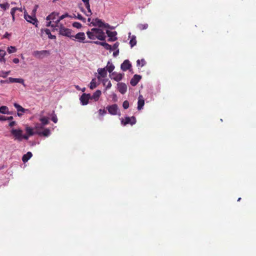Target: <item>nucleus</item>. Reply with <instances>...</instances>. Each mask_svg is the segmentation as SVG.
Listing matches in <instances>:
<instances>
[{
  "instance_id": "nucleus-1",
  "label": "nucleus",
  "mask_w": 256,
  "mask_h": 256,
  "mask_svg": "<svg viewBox=\"0 0 256 256\" xmlns=\"http://www.w3.org/2000/svg\"><path fill=\"white\" fill-rule=\"evenodd\" d=\"M86 34L90 39L93 40L98 38L100 40H104L106 38L102 30L97 28H92L90 30H88Z\"/></svg>"
},
{
  "instance_id": "nucleus-2",
  "label": "nucleus",
  "mask_w": 256,
  "mask_h": 256,
  "mask_svg": "<svg viewBox=\"0 0 256 256\" xmlns=\"http://www.w3.org/2000/svg\"><path fill=\"white\" fill-rule=\"evenodd\" d=\"M10 134L14 140L22 142L23 139L28 140L27 136L24 135L23 131L20 128H12L10 130Z\"/></svg>"
},
{
  "instance_id": "nucleus-3",
  "label": "nucleus",
  "mask_w": 256,
  "mask_h": 256,
  "mask_svg": "<svg viewBox=\"0 0 256 256\" xmlns=\"http://www.w3.org/2000/svg\"><path fill=\"white\" fill-rule=\"evenodd\" d=\"M58 13L54 12L46 17V20H50L52 22L51 27L56 28L59 26L60 22L56 20V19L58 18Z\"/></svg>"
},
{
  "instance_id": "nucleus-4",
  "label": "nucleus",
  "mask_w": 256,
  "mask_h": 256,
  "mask_svg": "<svg viewBox=\"0 0 256 256\" xmlns=\"http://www.w3.org/2000/svg\"><path fill=\"white\" fill-rule=\"evenodd\" d=\"M50 54L49 50H35L33 52L32 55L34 57L38 59H42L44 57L50 56Z\"/></svg>"
},
{
  "instance_id": "nucleus-5",
  "label": "nucleus",
  "mask_w": 256,
  "mask_h": 256,
  "mask_svg": "<svg viewBox=\"0 0 256 256\" xmlns=\"http://www.w3.org/2000/svg\"><path fill=\"white\" fill-rule=\"evenodd\" d=\"M59 33L60 34L66 36L69 38H72V36H73L72 35V30L65 28L62 24H60L59 26Z\"/></svg>"
},
{
  "instance_id": "nucleus-6",
  "label": "nucleus",
  "mask_w": 256,
  "mask_h": 256,
  "mask_svg": "<svg viewBox=\"0 0 256 256\" xmlns=\"http://www.w3.org/2000/svg\"><path fill=\"white\" fill-rule=\"evenodd\" d=\"M122 124L126 126L128 124L133 125L136 123V119L134 116L128 117L126 116L124 119H122L121 120Z\"/></svg>"
},
{
  "instance_id": "nucleus-7",
  "label": "nucleus",
  "mask_w": 256,
  "mask_h": 256,
  "mask_svg": "<svg viewBox=\"0 0 256 256\" xmlns=\"http://www.w3.org/2000/svg\"><path fill=\"white\" fill-rule=\"evenodd\" d=\"M14 106L17 110V112H18L17 115L18 116H21L25 112H26V111L28 110V109L24 108L21 106H20L19 104H18L17 103H14Z\"/></svg>"
},
{
  "instance_id": "nucleus-8",
  "label": "nucleus",
  "mask_w": 256,
  "mask_h": 256,
  "mask_svg": "<svg viewBox=\"0 0 256 256\" xmlns=\"http://www.w3.org/2000/svg\"><path fill=\"white\" fill-rule=\"evenodd\" d=\"M24 18L27 22L37 26L38 21L35 16H32L28 14H24Z\"/></svg>"
},
{
  "instance_id": "nucleus-9",
  "label": "nucleus",
  "mask_w": 256,
  "mask_h": 256,
  "mask_svg": "<svg viewBox=\"0 0 256 256\" xmlns=\"http://www.w3.org/2000/svg\"><path fill=\"white\" fill-rule=\"evenodd\" d=\"M90 98V94H83L80 98V100L82 105H86L88 103Z\"/></svg>"
},
{
  "instance_id": "nucleus-10",
  "label": "nucleus",
  "mask_w": 256,
  "mask_h": 256,
  "mask_svg": "<svg viewBox=\"0 0 256 256\" xmlns=\"http://www.w3.org/2000/svg\"><path fill=\"white\" fill-rule=\"evenodd\" d=\"M106 33L108 34V36L109 37L108 40V42H114L117 40V38L116 37L117 34L116 32H111L109 30H107L106 31Z\"/></svg>"
},
{
  "instance_id": "nucleus-11",
  "label": "nucleus",
  "mask_w": 256,
  "mask_h": 256,
  "mask_svg": "<svg viewBox=\"0 0 256 256\" xmlns=\"http://www.w3.org/2000/svg\"><path fill=\"white\" fill-rule=\"evenodd\" d=\"M108 112L112 115H116L117 114L118 110V106L116 104H114L106 107Z\"/></svg>"
},
{
  "instance_id": "nucleus-12",
  "label": "nucleus",
  "mask_w": 256,
  "mask_h": 256,
  "mask_svg": "<svg viewBox=\"0 0 256 256\" xmlns=\"http://www.w3.org/2000/svg\"><path fill=\"white\" fill-rule=\"evenodd\" d=\"M118 90L122 94H124L127 91V86L124 83L118 82L117 84Z\"/></svg>"
},
{
  "instance_id": "nucleus-13",
  "label": "nucleus",
  "mask_w": 256,
  "mask_h": 256,
  "mask_svg": "<svg viewBox=\"0 0 256 256\" xmlns=\"http://www.w3.org/2000/svg\"><path fill=\"white\" fill-rule=\"evenodd\" d=\"M132 67V64L128 60H124L120 68L123 71H126Z\"/></svg>"
},
{
  "instance_id": "nucleus-14",
  "label": "nucleus",
  "mask_w": 256,
  "mask_h": 256,
  "mask_svg": "<svg viewBox=\"0 0 256 256\" xmlns=\"http://www.w3.org/2000/svg\"><path fill=\"white\" fill-rule=\"evenodd\" d=\"M72 37H74L76 39L78 40L80 42H85L84 40L86 38V36L84 33L83 32H78L76 35L73 36Z\"/></svg>"
},
{
  "instance_id": "nucleus-15",
  "label": "nucleus",
  "mask_w": 256,
  "mask_h": 256,
  "mask_svg": "<svg viewBox=\"0 0 256 256\" xmlns=\"http://www.w3.org/2000/svg\"><path fill=\"white\" fill-rule=\"evenodd\" d=\"M142 76L138 74H134L131 79L130 83L132 86H136L140 80Z\"/></svg>"
},
{
  "instance_id": "nucleus-16",
  "label": "nucleus",
  "mask_w": 256,
  "mask_h": 256,
  "mask_svg": "<svg viewBox=\"0 0 256 256\" xmlns=\"http://www.w3.org/2000/svg\"><path fill=\"white\" fill-rule=\"evenodd\" d=\"M26 134H24V136H26L28 137V140L29 138V137L30 136H32L36 134V132H34L32 128L26 126L25 128Z\"/></svg>"
},
{
  "instance_id": "nucleus-17",
  "label": "nucleus",
  "mask_w": 256,
  "mask_h": 256,
  "mask_svg": "<svg viewBox=\"0 0 256 256\" xmlns=\"http://www.w3.org/2000/svg\"><path fill=\"white\" fill-rule=\"evenodd\" d=\"M8 83L18 82L20 83L25 86L24 80L22 78H12L11 77L8 78Z\"/></svg>"
},
{
  "instance_id": "nucleus-18",
  "label": "nucleus",
  "mask_w": 256,
  "mask_h": 256,
  "mask_svg": "<svg viewBox=\"0 0 256 256\" xmlns=\"http://www.w3.org/2000/svg\"><path fill=\"white\" fill-rule=\"evenodd\" d=\"M112 78L116 81L119 82L121 80L122 78V77L124 76V74H118L116 72H114L112 73Z\"/></svg>"
},
{
  "instance_id": "nucleus-19",
  "label": "nucleus",
  "mask_w": 256,
  "mask_h": 256,
  "mask_svg": "<svg viewBox=\"0 0 256 256\" xmlns=\"http://www.w3.org/2000/svg\"><path fill=\"white\" fill-rule=\"evenodd\" d=\"M91 24L93 26H98L100 28H102V24H103V22L101 20L98 18H96L95 19H93Z\"/></svg>"
},
{
  "instance_id": "nucleus-20",
  "label": "nucleus",
  "mask_w": 256,
  "mask_h": 256,
  "mask_svg": "<svg viewBox=\"0 0 256 256\" xmlns=\"http://www.w3.org/2000/svg\"><path fill=\"white\" fill-rule=\"evenodd\" d=\"M82 1L84 2V6L86 9L88 10V14H86L87 16H90L92 14V12L90 8V4L89 3V0H82Z\"/></svg>"
},
{
  "instance_id": "nucleus-21",
  "label": "nucleus",
  "mask_w": 256,
  "mask_h": 256,
  "mask_svg": "<svg viewBox=\"0 0 256 256\" xmlns=\"http://www.w3.org/2000/svg\"><path fill=\"white\" fill-rule=\"evenodd\" d=\"M144 104V100L142 98V96H140L138 97V110H140L142 108Z\"/></svg>"
},
{
  "instance_id": "nucleus-22",
  "label": "nucleus",
  "mask_w": 256,
  "mask_h": 256,
  "mask_svg": "<svg viewBox=\"0 0 256 256\" xmlns=\"http://www.w3.org/2000/svg\"><path fill=\"white\" fill-rule=\"evenodd\" d=\"M36 134L40 136H48L50 134V132L48 128H46L42 132L36 131Z\"/></svg>"
},
{
  "instance_id": "nucleus-23",
  "label": "nucleus",
  "mask_w": 256,
  "mask_h": 256,
  "mask_svg": "<svg viewBox=\"0 0 256 256\" xmlns=\"http://www.w3.org/2000/svg\"><path fill=\"white\" fill-rule=\"evenodd\" d=\"M41 32H42V34L44 32L45 34L48 36V37L50 39H56V36H55L51 34L50 30L49 29H48V28L44 29V30L42 29ZM41 36H42V34Z\"/></svg>"
},
{
  "instance_id": "nucleus-24",
  "label": "nucleus",
  "mask_w": 256,
  "mask_h": 256,
  "mask_svg": "<svg viewBox=\"0 0 256 256\" xmlns=\"http://www.w3.org/2000/svg\"><path fill=\"white\" fill-rule=\"evenodd\" d=\"M101 94V91L100 90H97L93 94L92 96H90V98L94 99L95 101H98Z\"/></svg>"
},
{
  "instance_id": "nucleus-25",
  "label": "nucleus",
  "mask_w": 256,
  "mask_h": 256,
  "mask_svg": "<svg viewBox=\"0 0 256 256\" xmlns=\"http://www.w3.org/2000/svg\"><path fill=\"white\" fill-rule=\"evenodd\" d=\"M32 156V154L31 152H28L26 154L22 156V160L23 162H28Z\"/></svg>"
},
{
  "instance_id": "nucleus-26",
  "label": "nucleus",
  "mask_w": 256,
  "mask_h": 256,
  "mask_svg": "<svg viewBox=\"0 0 256 256\" xmlns=\"http://www.w3.org/2000/svg\"><path fill=\"white\" fill-rule=\"evenodd\" d=\"M98 72L100 76L102 78H105L107 75L106 70L105 68H99Z\"/></svg>"
},
{
  "instance_id": "nucleus-27",
  "label": "nucleus",
  "mask_w": 256,
  "mask_h": 256,
  "mask_svg": "<svg viewBox=\"0 0 256 256\" xmlns=\"http://www.w3.org/2000/svg\"><path fill=\"white\" fill-rule=\"evenodd\" d=\"M6 55V51L0 49V62H3L4 63H6V60L4 58Z\"/></svg>"
},
{
  "instance_id": "nucleus-28",
  "label": "nucleus",
  "mask_w": 256,
  "mask_h": 256,
  "mask_svg": "<svg viewBox=\"0 0 256 256\" xmlns=\"http://www.w3.org/2000/svg\"><path fill=\"white\" fill-rule=\"evenodd\" d=\"M40 121L42 122V126L41 127L42 128V126H46L48 124V118L46 117H42L40 118Z\"/></svg>"
},
{
  "instance_id": "nucleus-29",
  "label": "nucleus",
  "mask_w": 256,
  "mask_h": 256,
  "mask_svg": "<svg viewBox=\"0 0 256 256\" xmlns=\"http://www.w3.org/2000/svg\"><path fill=\"white\" fill-rule=\"evenodd\" d=\"M0 113L2 114H6V113H9L8 108L6 106H2L0 107Z\"/></svg>"
},
{
  "instance_id": "nucleus-30",
  "label": "nucleus",
  "mask_w": 256,
  "mask_h": 256,
  "mask_svg": "<svg viewBox=\"0 0 256 256\" xmlns=\"http://www.w3.org/2000/svg\"><path fill=\"white\" fill-rule=\"evenodd\" d=\"M130 44L132 48L136 45V36H132V37L130 40Z\"/></svg>"
},
{
  "instance_id": "nucleus-31",
  "label": "nucleus",
  "mask_w": 256,
  "mask_h": 256,
  "mask_svg": "<svg viewBox=\"0 0 256 256\" xmlns=\"http://www.w3.org/2000/svg\"><path fill=\"white\" fill-rule=\"evenodd\" d=\"M114 68V66L112 64H110V62H108L106 66V70L110 73L113 71Z\"/></svg>"
},
{
  "instance_id": "nucleus-32",
  "label": "nucleus",
  "mask_w": 256,
  "mask_h": 256,
  "mask_svg": "<svg viewBox=\"0 0 256 256\" xmlns=\"http://www.w3.org/2000/svg\"><path fill=\"white\" fill-rule=\"evenodd\" d=\"M146 64V62L144 59H142L141 60H138L136 61V66H140L141 67L144 66Z\"/></svg>"
},
{
  "instance_id": "nucleus-33",
  "label": "nucleus",
  "mask_w": 256,
  "mask_h": 256,
  "mask_svg": "<svg viewBox=\"0 0 256 256\" xmlns=\"http://www.w3.org/2000/svg\"><path fill=\"white\" fill-rule=\"evenodd\" d=\"M100 45L103 46L107 50H112V46L106 42H102Z\"/></svg>"
},
{
  "instance_id": "nucleus-34",
  "label": "nucleus",
  "mask_w": 256,
  "mask_h": 256,
  "mask_svg": "<svg viewBox=\"0 0 256 256\" xmlns=\"http://www.w3.org/2000/svg\"><path fill=\"white\" fill-rule=\"evenodd\" d=\"M96 86L97 85H96V79L95 78L92 79L90 83V89L92 90L94 88H96Z\"/></svg>"
},
{
  "instance_id": "nucleus-35",
  "label": "nucleus",
  "mask_w": 256,
  "mask_h": 256,
  "mask_svg": "<svg viewBox=\"0 0 256 256\" xmlns=\"http://www.w3.org/2000/svg\"><path fill=\"white\" fill-rule=\"evenodd\" d=\"M13 120V117L12 116H10L8 117H6L4 116H0V121H5V120Z\"/></svg>"
},
{
  "instance_id": "nucleus-36",
  "label": "nucleus",
  "mask_w": 256,
  "mask_h": 256,
  "mask_svg": "<svg viewBox=\"0 0 256 256\" xmlns=\"http://www.w3.org/2000/svg\"><path fill=\"white\" fill-rule=\"evenodd\" d=\"M7 50L9 54L14 53L16 52V48L14 46H10L8 47Z\"/></svg>"
},
{
  "instance_id": "nucleus-37",
  "label": "nucleus",
  "mask_w": 256,
  "mask_h": 256,
  "mask_svg": "<svg viewBox=\"0 0 256 256\" xmlns=\"http://www.w3.org/2000/svg\"><path fill=\"white\" fill-rule=\"evenodd\" d=\"M138 27L140 30H144L148 28V24H139Z\"/></svg>"
},
{
  "instance_id": "nucleus-38",
  "label": "nucleus",
  "mask_w": 256,
  "mask_h": 256,
  "mask_svg": "<svg viewBox=\"0 0 256 256\" xmlns=\"http://www.w3.org/2000/svg\"><path fill=\"white\" fill-rule=\"evenodd\" d=\"M0 6L2 8L5 10L9 8L10 4L8 2H6L5 4H0Z\"/></svg>"
},
{
  "instance_id": "nucleus-39",
  "label": "nucleus",
  "mask_w": 256,
  "mask_h": 256,
  "mask_svg": "<svg viewBox=\"0 0 256 256\" xmlns=\"http://www.w3.org/2000/svg\"><path fill=\"white\" fill-rule=\"evenodd\" d=\"M67 17H72V16H69L68 14L66 13L58 17V18L56 19V20L60 22L61 20Z\"/></svg>"
},
{
  "instance_id": "nucleus-40",
  "label": "nucleus",
  "mask_w": 256,
  "mask_h": 256,
  "mask_svg": "<svg viewBox=\"0 0 256 256\" xmlns=\"http://www.w3.org/2000/svg\"><path fill=\"white\" fill-rule=\"evenodd\" d=\"M10 73V71L8 72H4L1 71L0 72V77L6 78L7 76Z\"/></svg>"
},
{
  "instance_id": "nucleus-41",
  "label": "nucleus",
  "mask_w": 256,
  "mask_h": 256,
  "mask_svg": "<svg viewBox=\"0 0 256 256\" xmlns=\"http://www.w3.org/2000/svg\"><path fill=\"white\" fill-rule=\"evenodd\" d=\"M106 82H108V84L106 86V90L110 88L112 86V84H111L110 82L108 81V80H104V82H103L104 85L105 86Z\"/></svg>"
},
{
  "instance_id": "nucleus-42",
  "label": "nucleus",
  "mask_w": 256,
  "mask_h": 256,
  "mask_svg": "<svg viewBox=\"0 0 256 256\" xmlns=\"http://www.w3.org/2000/svg\"><path fill=\"white\" fill-rule=\"evenodd\" d=\"M72 26L76 28H82V25L80 23L78 22H74L72 24Z\"/></svg>"
},
{
  "instance_id": "nucleus-43",
  "label": "nucleus",
  "mask_w": 256,
  "mask_h": 256,
  "mask_svg": "<svg viewBox=\"0 0 256 256\" xmlns=\"http://www.w3.org/2000/svg\"><path fill=\"white\" fill-rule=\"evenodd\" d=\"M122 106L124 109H127L129 107V102L128 100H125L122 104Z\"/></svg>"
},
{
  "instance_id": "nucleus-44",
  "label": "nucleus",
  "mask_w": 256,
  "mask_h": 256,
  "mask_svg": "<svg viewBox=\"0 0 256 256\" xmlns=\"http://www.w3.org/2000/svg\"><path fill=\"white\" fill-rule=\"evenodd\" d=\"M18 9H19V8H16V7L13 8H12L11 11H10V14H11L12 16H14L16 10Z\"/></svg>"
},
{
  "instance_id": "nucleus-45",
  "label": "nucleus",
  "mask_w": 256,
  "mask_h": 256,
  "mask_svg": "<svg viewBox=\"0 0 256 256\" xmlns=\"http://www.w3.org/2000/svg\"><path fill=\"white\" fill-rule=\"evenodd\" d=\"M106 110H105L104 109H100L99 110H98V114L100 115V116H102V115H104L105 114H106Z\"/></svg>"
},
{
  "instance_id": "nucleus-46",
  "label": "nucleus",
  "mask_w": 256,
  "mask_h": 256,
  "mask_svg": "<svg viewBox=\"0 0 256 256\" xmlns=\"http://www.w3.org/2000/svg\"><path fill=\"white\" fill-rule=\"evenodd\" d=\"M119 46V43L118 42H116L113 46L112 48V50H116L118 48V46Z\"/></svg>"
},
{
  "instance_id": "nucleus-47",
  "label": "nucleus",
  "mask_w": 256,
  "mask_h": 256,
  "mask_svg": "<svg viewBox=\"0 0 256 256\" xmlns=\"http://www.w3.org/2000/svg\"><path fill=\"white\" fill-rule=\"evenodd\" d=\"M52 120L54 123H56L58 122V118L56 114L52 116Z\"/></svg>"
},
{
  "instance_id": "nucleus-48",
  "label": "nucleus",
  "mask_w": 256,
  "mask_h": 256,
  "mask_svg": "<svg viewBox=\"0 0 256 256\" xmlns=\"http://www.w3.org/2000/svg\"><path fill=\"white\" fill-rule=\"evenodd\" d=\"M76 18H78V20H80L84 22H85V20H86V18H84L82 17V16L80 14H78V16H76Z\"/></svg>"
},
{
  "instance_id": "nucleus-49",
  "label": "nucleus",
  "mask_w": 256,
  "mask_h": 256,
  "mask_svg": "<svg viewBox=\"0 0 256 256\" xmlns=\"http://www.w3.org/2000/svg\"><path fill=\"white\" fill-rule=\"evenodd\" d=\"M102 28H112L110 26L109 24H106L103 22V24H102Z\"/></svg>"
},
{
  "instance_id": "nucleus-50",
  "label": "nucleus",
  "mask_w": 256,
  "mask_h": 256,
  "mask_svg": "<svg viewBox=\"0 0 256 256\" xmlns=\"http://www.w3.org/2000/svg\"><path fill=\"white\" fill-rule=\"evenodd\" d=\"M16 124V122L15 121H12L10 122L9 126L10 127H12L13 126H15Z\"/></svg>"
},
{
  "instance_id": "nucleus-51",
  "label": "nucleus",
  "mask_w": 256,
  "mask_h": 256,
  "mask_svg": "<svg viewBox=\"0 0 256 256\" xmlns=\"http://www.w3.org/2000/svg\"><path fill=\"white\" fill-rule=\"evenodd\" d=\"M12 62L14 63V64H18L20 62V60L18 58H14L12 60Z\"/></svg>"
},
{
  "instance_id": "nucleus-52",
  "label": "nucleus",
  "mask_w": 256,
  "mask_h": 256,
  "mask_svg": "<svg viewBox=\"0 0 256 256\" xmlns=\"http://www.w3.org/2000/svg\"><path fill=\"white\" fill-rule=\"evenodd\" d=\"M10 34L6 32L3 36L4 38H8V36H10Z\"/></svg>"
},
{
  "instance_id": "nucleus-53",
  "label": "nucleus",
  "mask_w": 256,
  "mask_h": 256,
  "mask_svg": "<svg viewBox=\"0 0 256 256\" xmlns=\"http://www.w3.org/2000/svg\"><path fill=\"white\" fill-rule=\"evenodd\" d=\"M118 53H119V50H117L116 51L114 52L113 53V55H114V56H117L118 54Z\"/></svg>"
},
{
  "instance_id": "nucleus-54",
  "label": "nucleus",
  "mask_w": 256,
  "mask_h": 256,
  "mask_svg": "<svg viewBox=\"0 0 256 256\" xmlns=\"http://www.w3.org/2000/svg\"><path fill=\"white\" fill-rule=\"evenodd\" d=\"M90 42V43L94 42V43L96 44L100 45V44H102V42H98V41H96V42Z\"/></svg>"
},
{
  "instance_id": "nucleus-55",
  "label": "nucleus",
  "mask_w": 256,
  "mask_h": 256,
  "mask_svg": "<svg viewBox=\"0 0 256 256\" xmlns=\"http://www.w3.org/2000/svg\"><path fill=\"white\" fill-rule=\"evenodd\" d=\"M52 24V22L50 20V22H47V24L46 26H51V25Z\"/></svg>"
},
{
  "instance_id": "nucleus-56",
  "label": "nucleus",
  "mask_w": 256,
  "mask_h": 256,
  "mask_svg": "<svg viewBox=\"0 0 256 256\" xmlns=\"http://www.w3.org/2000/svg\"><path fill=\"white\" fill-rule=\"evenodd\" d=\"M4 82L8 83V80H1V81H0V83L2 84V83H4Z\"/></svg>"
},
{
  "instance_id": "nucleus-57",
  "label": "nucleus",
  "mask_w": 256,
  "mask_h": 256,
  "mask_svg": "<svg viewBox=\"0 0 256 256\" xmlns=\"http://www.w3.org/2000/svg\"><path fill=\"white\" fill-rule=\"evenodd\" d=\"M76 88L77 90H80V88L79 86H76Z\"/></svg>"
},
{
  "instance_id": "nucleus-58",
  "label": "nucleus",
  "mask_w": 256,
  "mask_h": 256,
  "mask_svg": "<svg viewBox=\"0 0 256 256\" xmlns=\"http://www.w3.org/2000/svg\"><path fill=\"white\" fill-rule=\"evenodd\" d=\"M12 20L14 22L15 20L14 16H12Z\"/></svg>"
},
{
  "instance_id": "nucleus-59",
  "label": "nucleus",
  "mask_w": 256,
  "mask_h": 256,
  "mask_svg": "<svg viewBox=\"0 0 256 256\" xmlns=\"http://www.w3.org/2000/svg\"><path fill=\"white\" fill-rule=\"evenodd\" d=\"M12 114V112H10L9 111V113H6V114Z\"/></svg>"
},
{
  "instance_id": "nucleus-60",
  "label": "nucleus",
  "mask_w": 256,
  "mask_h": 256,
  "mask_svg": "<svg viewBox=\"0 0 256 256\" xmlns=\"http://www.w3.org/2000/svg\"><path fill=\"white\" fill-rule=\"evenodd\" d=\"M72 17H74V18H76V14H74V16H72L71 18H72Z\"/></svg>"
},
{
  "instance_id": "nucleus-61",
  "label": "nucleus",
  "mask_w": 256,
  "mask_h": 256,
  "mask_svg": "<svg viewBox=\"0 0 256 256\" xmlns=\"http://www.w3.org/2000/svg\"><path fill=\"white\" fill-rule=\"evenodd\" d=\"M90 20H91V18H88V22H90Z\"/></svg>"
},
{
  "instance_id": "nucleus-62",
  "label": "nucleus",
  "mask_w": 256,
  "mask_h": 256,
  "mask_svg": "<svg viewBox=\"0 0 256 256\" xmlns=\"http://www.w3.org/2000/svg\"><path fill=\"white\" fill-rule=\"evenodd\" d=\"M240 200H241V198H238V201L239 202V201H240Z\"/></svg>"
},
{
  "instance_id": "nucleus-63",
  "label": "nucleus",
  "mask_w": 256,
  "mask_h": 256,
  "mask_svg": "<svg viewBox=\"0 0 256 256\" xmlns=\"http://www.w3.org/2000/svg\"><path fill=\"white\" fill-rule=\"evenodd\" d=\"M85 90V88H82V91L84 92Z\"/></svg>"
},
{
  "instance_id": "nucleus-64",
  "label": "nucleus",
  "mask_w": 256,
  "mask_h": 256,
  "mask_svg": "<svg viewBox=\"0 0 256 256\" xmlns=\"http://www.w3.org/2000/svg\"><path fill=\"white\" fill-rule=\"evenodd\" d=\"M18 10H19L22 12V10L20 8H19V9Z\"/></svg>"
}]
</instances>
